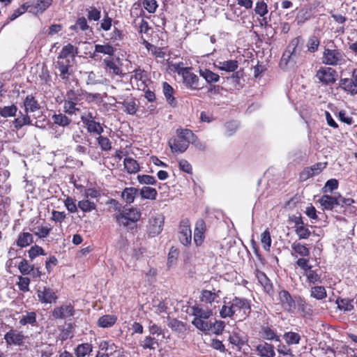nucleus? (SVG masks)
Returning a JSON list of instances; mask_svg holds the SVG:
<instances>
[{"label": "nucleus", "instance_id": "37", "mask_svg": "<svg viewBox=\"0 0 357 357\" xmlns=\"http://www.w3.org/2000/svg\"><path fill=\"white\" fill-rule=\"evenodd\" d=\"M199 75L208 84L218 82L220 79V76L218 74L212 72L208 69H200Z\"/></svg>", "mask_w": 357, "mask_h": 357}, {"label": "nucleus", "instance_id": "5", "mask_svg": "<svg viewBox=\"0 0 357 357\" xmlns=\"http://www.w3.org/2000/svg\"><path fill=\"white\" fill-rule=\"evenodd\" d=\"M339 87L350 96L357 95V68L352 71L351 77L340 79Z\"/></svg>", "mask_w": 357, "mask_h": 357}, {"label": "nucleus", "instance_id": "46", "mask_svg": "<svg viewBox=\"0 0 357 357\" xmlns=\"http://www.w3.org/2000/svg\"><path fill=\"white\" fill-rule=\"evenodd\" d=\"M255 13L261 17H263V20H266L265 15L268 13V6L266 2L263 0H259L256 2L255 7Z\"/></svg>", "mask_w": 357, "mask_h": 357}, {"label": "nucleus", "instance_id": "11", "mask_svg": "<svg viewBox=\"0 0 357 357\" xmlns=\"http://www.w3.org/2000/svg\"><path fill=\"white\" fill-rule=\"evenodd\" d=\"M278 300L284 310L293 312L296 309V300L292 298L289 291L286 290L279 291Z\"/></svg>", "mask_w": 357, "mask_h": 357}, {"label": "nucleus", "instance_id": "62", "mask_svg": "<svg viewBox=\"0 0 357 357\" xmlns=\"http://www.w3.org/2000/svg\"><path fill=\"white\" fill-rule=\"evenodd\" d=\"M319 40L317 37L312 36H311L307 43V47L308 51L310 52H314L318 50L319 45Z\"/></svg>", "mask_w": 357, "mask_h": 357}, {"label": "nucleus", "instance_id": "10", "mask_svg": "<svg viewBox=\"0 0 357 357\" xmlns=\"http://www.w3.org/2000/svg\"><path fill=\"white\" fill-rule=\"evenodd\" d=\"M37 296L38 301L42 303H56L57 300V296L54 291L47 287H40L37 291Z\"/></svg>", "mask_w": 357, "mask_h": 357}, {"label": "nucleus", "instance_id": "40", "mask_svg": "<svg viewBox=\"0 0 357 357\" xmlns=\"http://www.w3.org/2000/svg\"><path fill=\"white\" fill-rule=\"evenodd\" d=\"M77 206L84 213H90L96 209V203L85 197L84 199L78 202Z\"/></svg>", "mask_w": 357, "mask_h": 357}, {"label": "nucleus", "instance_id": "18", "mask_svg": "<svg viewBox=\"0 0 357 357\" xmlns=\"http://www.w3.org/2000/svg\"><path fill=\"white\" fill-rule=\"evenodd\" d=\"M184 84L191 89H200L199 77L191 71V68L182 77Z\"/></svg>", "mask_w": 357, "mask_h": 357}, {"label": "nucleus", "instance_id": "28", "mask_svg": "<svg viewBox=\"0 0 357 357\" xmlns=\"http://www.w3.org/2000/svg\"><path fill=\"white\" fill-rule=\"evenodd\" d=\"M215 66L220 70L234 72L238 68V63L236 60H228L225 61H217Z\"/></svg>", "mask_w": 357, "mask_h": 357}, {"label": "nucleus", "instance_id": "61", "mask_svg": "<svg viewBox=\"0 0 357 357\" xmlns=\"http://www.w3.org/2000/svg\"><path fill=\"white\" fill-rule=\"evenodd\" d=\"M88 14L87 17L89 20L98 21L101 17L100 10L96 7L91 6L87 10Z\"/></svg>", "mask_w": 357, "mask_h": 357}, {"label": "nucleus", "instance_id": "2", "mask_svg": "<svg viewBox=\"0 0 357 357\" xmlns=\"http://www.w3.org/2000/svg\"><path fill=\"white\" fill-rule=\"evenodd\" d=\"M189 314L194 317L192 324L199 331L208 333L211 329L213 310L202 304L196 303L189 308Z\"/></svg>", "mask_w": 357, "mask_h": 357}, {"label": "nucleus", "instance_id": "33", "mask_svg": "<svg viewBox=\"0 0 357 357\" xmlns=\"http://www.w3.org/2000/svg\"><path fill=\"white\" fill-rule=\"evenodd\" d=\"M124 167L129 174H136L139 169V165L135 159L127 157L123 160Z\"/></svg>", "mask_w": 357, "mask_h": 357}, {"label": "nucleus", "instance_id": "17", "mask_svg": "<svg viewBox=\"0 0 357 357\" xmlns=\"http://www.w3.org/2000/svg\"><path fill=\"white\" fill-rule=\"evenodd\" d=\"M53 0H37L34 4H29V12L33 15L43 13L52 4Z\"/></svg>", "mask_w": 357, "mask_h": 357}, {"label": "nucleus", "instance_id": "26", "mask_svg": "<svg viewBox=\"0 0 357 357\" xmlns=\"http://www.w3.org/2000/svg\"><path fill=\"white\" fill-rule=\"evenodd\" d=\"M33 242V235L29 232H21L19 234L15 243L20 248H26Z\"/></svg>", "mask_w": 357, "mask_h": 357}, {"label": "nucleus", "instance_id": "32", "mask_svg": "<svg viewBox=\"0 0 357 357\" xmlns=\"http://www.w3.org/2000/svg\"><path fill=\"white\" fill-rule=\"evenodd\" d=\"M303 275L306 278V282L310 284H315L321 283V274L319 273V270H312L308 271L306 273H303Z\"/></svg>", "mask_w": 357, "mask_h": 357}, {"label": "nucleus", "instance_id": "54", "mask_svg": "<svg viewBox=\"0 0 357 357\" xmlns=\"http://www.w3.org/2000/svg\"><path fill=\"white\" fill-rule=\"evenodd\" d=\"M123 111L129 114H135L137 111V106L134 100H129L122 102Z\"/></svg>", "mask_w": 357, "mask_h": 357}, {"label": "nucleus", "instance_id": "1", "mask_svg": "<svg viewBox=\"0 0 357 357\" xmlns=\"http://www.w3.org/2000/svg\"><path fill=\"white\" fill-rule=\"evenodd\" d=\"M251 312L250 301L245 298L234 296L230 301L225 298L223 305L220 310V315L222 318H231L236 317L245 319L249 317Z\"/></svg>", "mask_w": 357, "mask_h": 357}, {"label": "nucleus", "instance_id": "60", "mask_svg": "<svg viewBox=\"0 0 357 357\" xmlns=\"http://www.w3.org/2000/svg\"><path fill=\"white\" fill-rule=\"evenodd\" d=\"M28 254L31 260H33L38 256L46 255L43 248L37 245L32 246L28 251Z\"/></svg>", "mask_w": 357, "mask_h": 357}, {"label": "nucleus", "instance_id": "19", "mask_svg": "<svg viewBox=\"0 0 357 357\" xmlns=\"http://www.w3.org/2000/svg\"><path fill=\"white\" fill-rule=\"evenodd\" d=\"M169 146L172 152L183 153L189 146V143L177 136L169 140Z\"/></svg>", "mask_w": 357, "mask_h": 357}, {"label": "nucleus", "instance_id": "57", "mask_svg": "<svg viewBox=\"0 0 357 357\" xmlns=\"http://www.w3.org/2000/svg\"><path fill=\"white\" fill-rule=\"evenodd\" d=\"M295 232L299 239H307L311 235L310 229L304 225L295 227Z\"/></svg>", "mask_w": 357, "mask_h": 357}, {"label": "nucleus", "instance_id": "55", "mask_svg": "<svg viewBox=\"0 0 357 357\" xmlns=\"http://www.w3.org/2000/svg\"><path fill=\"white\" fill-rule=\"evenodd\" d=\"M29 3L27 2V3H24L21 7L16 9L13 12V13L10 15L8 20L6 23V24L9 23V22H10V21H13L17 17H18L19 16H20L21 15L24 13L26 11H29Z\"/></svg>", "mask_w": 357, "mask_h": 357}, {"label": "nucleus", "instance_id": "16", "mask_svg": "<svg viewBox=\"0 0 357 357\" xmlns=\"http://www.w3.org/2000/svg\"><path fill=\"white\" fill-rule=\"evenodd\" d=\"M327 163L318 162L310 167L306 168L301 174L303 179H307L315 175L319 174L324 168H326Z\"/></svg>", "mask_w": 357, "mask_h": 357}, {"label": "nucleus", "instance_id": "38", "mask_svg": "<svg viewBox=\"0 0 357 357\" xmlns=\"http://www.w3.org/2000/svg\"><path fill=\"white\" fill-rule=\"evenodd\" d=\"M260 333L265 340L280 341V337L277 335L275 331L269 326H262Z\"/></svg>", "mask_w": 357, "mask_h": 357}, {"label": "nucleus", "instance_id": "12", "mask_svg": "<svg viewBox=\"0 0 357 357\" xmlns=\"http://www.w3.org/2000/svg\"><path fill=\"white\" fill-rule=\"evenodd\" d=\"M75 314L74 307L71 304H65L56 307L52 311V316L55 319H65L71 317Z\"/></svg>", "mask_w": 357, "mask_h": 357}, {"label": "nucleus", "instance_id": "36", "mask_svg": "<svg viewBox=\"0 0 357 357\" xmlns=\"http://www.w3.org/2000/svg\"><path fill=\"white\" fill-rule=\"evenodd\" d=\"M52 120L54 124L58 125L63 128L68 126L72 121L70 119H69L66 114L62 113L54 114L52 116Z\"/></svg>", "mask_w": 357, "mask_h": 357}, {"label": "nucleus", "instance_id": "51", "mask_svg": "<svg viewBox=\"0 0 357 357\" xmlns=\"http://www.w3.org/2000/svg\"><path fill=\"white\" fill-rule=\"evenodd\" d=\"M80 111L79 105L70 102L69 101H63V112L69 115L76 114Z\"/></svg>", "mask_w": 357, "mask_h": 357}, {"label": "nucleus", "instance_id": "50", "mask_svg": "<svg viewBox=\"0 0 357 357\" xmlns=\"http://www.w3.org/2000/svg\"><path fill=\"white\" fill-rule=\"evenodd\" d=\"M291 249L298 255L301 256V258H305L310 255V250L305 245L298 242H294L291 244Z\"/></svg>", "mask_w": 357, "mask_h": 357}, {"label": "nucleus", "instance_id": "15", "mask_svg": "<svg viewBox=\"0 0 357 357\" xmlns=\"http://www.w3.org/2000/svg\"><path fill=\"white\" fill-rule=\"evenodd\" d=\"M24 112L26 114L33 113L40 109L38 101L33 95H28L23 101Z\"/></svg>", "mask_w": 357, "mask_h": 357}, {"label": "nucleus", "instance_id": "7", "mask_svg": "<svg viewBox=\"0 0 357 357\" xmlns=\"http://www.w3.org/2000/svg\"><path fill=\"white\" fill-rule=\"evenodd\" d=\"M336 71L330 67H321L316 73L318 80L325 85L333 84L336 79Z\"/></svg>", "mask_w": 357, "mask_h": 357}, {"label": "nucleus", "instance_id": "27", "mask_svg": "<svg viewBox=\"0 0 357 357\" xmlns=\"http://www.w3.org/2000/svg\"><path fill=\"white\" fill-rule=\"evenodd\" d=\"M257 351L261 357H275V352L273 345L267 342L259 344L257 347Z\"/></svg>", "mask_w": 357, "mask_h": 357}, {"label": "nucleus", "instance_id": "64", "mask_svg": "<svg viewBox=\"0 0 357 357\" xmlns=\"http://www.w3.org/2000/svg\"><path fill=\"white\" fill-rule=\"evenodd\" d=\"M18 269L22 275H28L33 270V266L30 265L27 260L22 259L18 265Z\"/></svg>", "mask_w": 357, "mask_h": 357}, {"label": "nucleus", "instance_id": "21", "mask_svg": "<svg viewBox=\"0 0 357 357\" xmlns=\"http://www.w3.org/2000/svg\"><path fill=\"white\" fill-rule=\"evenodd\" d=\"M116 51V48L109 43H105L102 45L96 44L94 46V52L93 53V57L95 58L98 56V54H102L105 55H108L109 57H112Z\"/></svg>", "mask_w": 357, "mask_h": 357}, {"label": "nucleus", "instance_id": "49", "mask_svg": "<svg viewBox=\"0 0 357 357\" xmlns=\"http://www.w3.org/2000/svg\"><path fill=\"white\" fill-rule=\"evenodd\" d=\"M310 296L317 300H322L326 298L327 293L324 287L314 286L311 288Z\"/></svg>", "mask_w": 357, "mask_h": 357}, {"label": "nucleus", "instance_id": "8", "mask_svg": "<svg viewBox=\"0 0 357 357\" xmlns=\"http://www.w3.org/2000/svg\"><path fill=\"white\" fill-rule=\"evenodd\" d=\"M164 216L161 214H157L149 218L148 232L150 236L154 237L161 233L164 225Z\"/></svg>", "mask_w": 357, "mask_h": 357}, {"label": "nucleus", "instance_id": "42", "mask_svg": "<svg viewBox=\"0 0 357 357\" xmlns=\"http://www.w3.org/2000/svg\"><path fill=\"white\" fill-rule=\"evenodd\" d=\"M162 88L163 93L167 102L172 106H175L176 105V102L173 96L174 89L172 86H170L167 82H164Z\"/></svg>", "mask_w": 357, "mask_h": 357}, {"label": "nucleus", "instance_id": "39", "mask_svg": "<svg viewBox=\"0 0 357 357\" xmlns=\"http://www.w3.org/2000/svg\"><path fill=\"white\" fill-rule=\"evenodd\" d=\"M138 190L135 188H126L121 193V197L126 203L131 204L134 202Z\"/></svg>", "mask_w": 357, "mask_h": 357}, {"label": "nucleus", "instance_id": "22", "mask_svg": "<svg viewBox=\"0 0 357 357\" xmlns=\"http://www.w3.org/2000/svg\"><path fill=\"white\" fill-rule=\"evenodd\" d=\"M85 91L82 89H70L66 92L65 100L70 102L77 103L79 105V102L84 98Z\"/></svg>", "mask_w": 357, "mask_h": 357}, {"label": "nucleus", "instance_id": "53", "mask_svg": "<svg viewBox=\"0 0 357 357\" xmlns=\"http://www.w3.org/2000/svg\"><path fill=\"white\" fill-rule=\"evenodd\" d=\"M140 195L144 199H155L158 193L155 188L144 186L141 189Z\"/></svg>", "mask_w": 357, "mask_h": 357}, {"label": "nucleus", "instance_id": "25", "mask_svg": "<svg viewBox=\"0 0 357 357\" xmlns=\"http://www.w3.org/2000/svg\"><path fill=\"white\" fill-rule=\"evenodd\" d=\"M219 292H220V291H218L217 293H215L214 291L204 289L201 292L200 301L202 303H205L207 304H212L213 303H218V299L220 298V296L218 294Z\"/></svg>", "mask_w": 357, "mask_h": 357}, {"label": "nucleus", "instance_id": "9", "mask_svg": "<svg viewBox=\"0 0 357 357\" xmlns=\"http://www.w3.org/2000/svg\"><path fill=\"white\" fill-rule=\"evenodd\" d=\"M178 236L180 242L184 245H189L192 242V231L188 220H183L181 222Z\"/></svg>", "mask_w": 357, "mask_h": 357}, {"label": "nucleus", "instance_id": "48", "mask_svg": "<svg viewBox=\"0 0 357 357\" xmlns=\"http://www.w3.org/2000/svg\"><path fill=\"white\" fill-rule=\"evenodd\" d=\"M140 346L144 349L154 350L158 347V341L150 335L146 336L143 340L140 342Z\"/></svg>", "mask_w": 357, "mask_h": 357}, {"label": "nucleus", "instance_id": "44", "mask_svg": "<svg viewBox=\"0 0 357 357\" xmlns=\"http://www.w3.org/2000/svg\"><path fill=\"white\" fill-rule=\"evenodd\" d=\"M77 53V48L69 43L63 47L58 56L63 59H69L68 57L70 56L73 59Z\"/></svg>", "mask_w": 357, "mask_h": 357}, {"label": "nucleus", "instance_id": "29", "mask_svg": "<svg viewBox=\"0 0 357 357\" xmlns=\"http://www.w3.org/2000/svg\"><path fill=\"white\" fill-rule=\"evenodd\" d=\"M93 351V346L91 343H82L74 349L76 357H86Z\"/></svg>", "mask_w": 357, "mask_h": 357}, {"label": "nucleus", "instance_id": "20", "mask_svg": "<svg viewBox=\"0 0 357 357\" xmlns=\"http://www.w3.org/2000/svg\"><path fill=\"white\" fill-rule=\"evenodd\" d=\"M102 63L107 72L112 75H122V70L119 66L115 62L113 58L107 57L104 59Z\"/></svg>", "mask_w": 357, "mask_h": 357}, {"label": "nucleus", "instance_id": "45", "mask_svg": "<svg viewBox=\"0 0 357 357\" xmlns=\"http://www.w3.org/2000/svg\"><path fill=\"white\" fill-rule=\"evenodd\" d=\"M19 323L22 326L30 324L34 326L36 323V313L35 312H27L25 314H23Z\"/></svg>", "mask_w": 357, "mask_h": 357}, {"label": "nucleus", "instance_id": "56", "mask_svg": "<svg viewBox=\"0 0 357 357\" xmlns=\"http://www.w3.org/2000/svg\"><path fill=\"white\" fill-rule=\"evenodd\" d=\"M271 238L270 232L268 229H266L261 234V243L262 244V246L264 249L266 251H269L271 245Z\"/></svg>", "mask_w": 357, "mask_h": 357}, {"label": "nucleus", "instance_id": "31", "mask_svg": "<svg viewBox=\"0 0 357 357\" xmlns=\"http://www.w3.org/2000/svg\"><path fill=\"white\" fill-rule=\"evenodd\" d=\"M20 115L15 119L13 121V126L17 130L21 129L24 126L32 125V121L28 114H22L20 112Z\"/></svg>", "mask_w": 357, "mask_h": 357}, {"label": "nucleus", "instance_id": "52", "mask_svg": "<svg viewBox=\"0 0 357 357\" xmlns=\"http://www.w3.org/2000/svg\"><path fill=\"white\" fill-rule=\"evenodd\" d=\"M17 107L15 105L9 106H5L3 108H0V115L4 118L15 116L17 112Z\"/></svg>", "mask_w": 357, "mask_h": 357}, {"label": "nucleus", "instance_id": "6", "mask_svg": "<svg viewBox=\"0 0 357 357\" xmlns=\"http://www.w3.org/2000/svg\"><path fill=\"white\" fill-rule=\"evenodd\" d=\"M55 68L58 69L61 79L66 82L69 80V76L73 73V66L69 59L57 56Z\"/></svg>", "mask_w": 357, "mask_h": 357}, {"label": "nucleus", "instance_id": "23", "mask_svg": "<svg viewBox=\"0 0 357 357\" xmlns=\"http://www.w3.org/2000/svg\"><path fill=\"white\" fill-rule=\"evenodd\" d=\"M319 202L325 210H332L334 207L340 204L336 196L323 195Z\"/></svg>", "mask_w": 357, "mask_h": 357}, {"label": "nucleus", "instance_id": "13", "mask_svg": "<svg viewBox=\"0 0 357 357\" xmlns=\"http://www.w3.org/2000/svg\"><path fill=\"white\" fill-rule=\"evenodd\" d=\"M299 43V38H294L289 43L287 50L284 52L281 62H284L285 64L288 63V61L294 57H296L298 54L297 52V47Z\"/></svg>", "mask_w": 357, "mask_h": 357}, {"label": "nucleus", "instance_id": "41", "mask_svg": "<svg viewBox=\"0 0 357 357\" xmlns=\"http://www.w3.org/2000/svg\"><path fill=\"white\" fill-rule=\"evenodd\" d=\"M176 134L178 137L187 141L189 144H194L195 142L196 136L189 129H178Z\"/></svg>", "mask_w": 357, "mask_h": 357}, {"label": "nucleus", "instance_id": "35", "mask_svg": "<svg viewBox=\"0 0 357 357\" xmlns=\"http://www.w3.org/2000/svg\"><path fill=\"white\" fill-rule=\"evenodd\" d=\"M168 326L172 328V331L178 333H183L187 331L186 324L176 319H168Z\"/></svg>", "mask_w": 357, "mask_h": 357}, {"label": "nucleus", "instance_id": "63", "mask_svg": "<svg viewBox=\"0 0 357 357\" xmlns=\"http://www.w3.org/2000/svg\"><path fill=\"white\" fill-rule=\"evenodd\" d=\"M51 229L47 227L38 226L34 228V234L38 238H44L50 234Z\"/></svg>", "mask_w": 357, "mask_h": 357}, {"label": "nucleus", "instance_id": "30", "mask_svg": "<svg viewBox=\"0 0 357 357\" xmlns=\"http://www.w3.org/2000/svg\"><path fill=\"white\" fill-rule=\"evenodd\" d=\"M117 317L115 315L105 314L98 319L97 324L101 328H109L114 326Z\"/></svg>", "mask_w": 357, "mask_h": 357}, {"label": "nucleus", "instance_id": "4", "mask_svg": "<svg viewBox=\"0 0 357 357\" xmlns=\"http://www.w3.org/2000/svg\"><path fill=\"white\" fill-rule=\"evenodd\" d=\"M141 217V212L134 208H124L122 212L116 215V221L119 224L128 227L130 222H137Z\"/></svg>", "mask_w": 357, "mask_h": 357}, {"label": "nucleus", "instance_id": "43", "mask_svg": "<svg viewBox=\"0 0 357 357\" xmlns=\"http://www.w3.org/2000/svg\"><path fill=\"white\" fill-rule=\"evenodd\" d=\"M283 339L288 345L298 344L301 337L298 333L290 331L284 333Z\"/></svg>", "mask_w": 357, "mask_h": 357}, {"label": "nucleus", "instance_id": "58", "mask_svg": "<svg viewBox=\"0 0 357 357\" xmlns=\"http://www.w3.org/2000/svg\"><path fill=\"white\" fill-rule=\"evenodd\" d=\"M146 47L156 58L165 59L166 53L162 48L155 47L150 43L147 44Z\"/></svg>", "mask_w": 357, "mask_h": 357}, {"label": "nucleus", "instance_id": "59", "mask_svg": "<svg viewBox=\"0 0 357 357\" xmlns=\"http://www.w3.org/2000/svg\"><path fill=\"white\" fill-rule=\"evenodd\" d=\"M318 351L319 355H326V357H333L334 351L333 349L324 342H320L319 344Z\"/></svg>", "mask_w": 357, "mask_h": 357}, {"label": "nucleus", "instance_id": "14", "mask_svg": "<svg viewBox=\"0 0 357 357\" xmlns=\"http://www.w3.org/2000/svg\"><path fill=\"white\" fill-rule=\"evenodd\" d=\"M206 231V224L203 220H199L196 222L194 231V242L196 245H202L204 239V233Z\"/></svg>", "mask_w": 357, "mask_h": 357}, {"label": "nucleus", "instance_id": "3", "mask_svg": "<svg viewBox=\"0 0 357 357\" xmlns=\"http://www.w3.org/2000/svg\"><path fill=\"white\" fill-rule=\"evenodd\" d=\"M322 63L328 66H342L347 63V56L340 49L327 47L323 52Z\"/></svg>", "mask_w": 357, "mask_h": 357}, {"label": "nucleus", "instance_id": "34", "mask_svg": "<svg viewBox=\"0 0 357 357\" xmlns=\"http://www.w3.org/2000/svg\"><path fill=\"white\" fill-rule=\"evenodd\" d=\"M336 304L337 305V308L340 310H343L344 312H351L354 310V300L348 298H338L336 300Z\"/></svg>", "mask_w": 357, "mask_h": 357}, {"label": "nucleus", "instance_id": "47", "mask_svg": "<svg viewBox=\"0 0 357 357\" xmlns=\"http://www.w3.org/2000/svg\"><path fill=\"white\" fill-rule=\"evenodd\" d=\"M256 277L264 290L268 293L271 290L272 285L268 277L261 271H257Z\"/></svg>", "mask_w": 357, "mask_h": 357}, {"label": "nucleus", "instance_id": "24", "mask_svg": "<svg viewBox=\"0 0 357 357\" xmlns=\"http://www.w3.org/2000/svg\"><path fill=\"white\" fill-rule=\"evenodd\" d=\"M4 339L8 344L20 345L24 340V335L17 331L10 330L6 333Z\"/></svg>", "mask_w": 357, "mask_h": 357}]
</instances>
